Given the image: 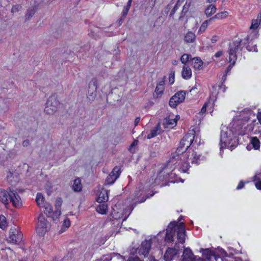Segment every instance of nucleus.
I'll return each mask as SVG.
<instances>
[{"instance_id": "a878e982", "label": "nucleus", "mask_w": 261, "mask_h": 261, "mask_svg": "<svg viewBox=\"0 0 261 261\" xmlns=\"http://www.w3.org/2000/svg\"><path fill=\"white\" fill-rule=\"evenodd\" d=\"M216 12V8L213 5H210L205 10V14L207 17L211 16Z\"/></svg>"}, {"instance_id": "bb28decb", "label": "nucleus", "mask_w": 261, "mask_h": 261, "mask_svg": "<svg viewBox=\"0 0 261 261\" xmlns=\"http://www.w3.org/2000/svg\"><path fill=\"white\" fill-rule=\"evenodd\" d=\"M213 20V18H211L208 20H206L204 21H203L202 24L201 25L200 27L199 28V29L198 31V33L201 34L203 32H204L207 28L208 23H210Z\"/></svg>"}, {"instance_id": "6e6552de", "label": "nucleus", "mask_w": 261, "mask_h": 261, "mask_svg": "<svg viewBox=\"0 0 261 261\" xmlns=\"http://www.w3.org/2000/svg\"><path fill=\"white\" fill-rule=\"evenodd\" d=\"M50 224L45 219V217L41 214L36 225V231L39 235L43 236L49 229Z\"/></svg>"}, {"instance_id": "9d476101", "label": "nucleus", "mask_w": 261, "mask_h": 261, "mask_svg": "<svg viewBox=\"0 0 261 261\" xmlns=\"http://www.w3.org/2000/svg\"><path fill=\"white\" fill-rule=\"evenodd\" d=\"M186 92L183 91L175 93L170 99L169 105L170 107L174 108L179 103L183 102L185 99Z\"/></svg>"}, {"instance_id": "ddd939ff", "label": "nucleus", "mask_w": 261, "mask_h": 261, "mask_svg": "<svg viewBox=\"0 0 261 261\" xmlns=\"http://www.w3.org/2000/svg\"><path fill=\"white\" fill-rule=\"evenodd\" d=\"M151 247L150 240H145L141 243L138 248V253L146 256L148 253Z\"/></svg>"}, {"instance_id": "20e7f679", "label": "nucleus", "mask_w": 261, "mask_h": 261, "mask_svg": "<svg viewBox=\"0 0 261 261\" xmlns=\"http://www.w3.org/2000/svg\"><path fill=\"white\" fill-rule=\"evenodd\" d=\"M240 141H241L234 134H232V132L228 127L222 126L220 142V153L226 148L232 150L238 145Z\"/></svg>"}, {"instance_id": "473e14b6", "label": "nucleus", "mask_w": 261, "mask_h": 261, "mask_svg": "<svg viewBox=\"0 0 261 261\" xmlns=\"http://www.w3.org/2000/svg\"><path fill=\"white\" fill-rule=\"evenodd\" d=\"M192 3H193V0H187L186 4H185V5L183 7L182 11L186 13L188 11L189 8L190 7Z\"/></svg>"}, {"instance_id": "603ef678", "label": "nucleus", "mask_w": 261, "mask_h": 261, "mask_svg": "<svg viewBox=\"0 0 261 261\" xmlns=\"http://www.w3.org/2000/svg\"><path fill=\"white\" fill-rule=\"evenodd\" d=\"M140 120V119L139 117H137L136 118V119L135 120V123L136 125H137L139 123Z\"/></svg>"}, {"instance_id": "c9c22d12", "label": "nucleus", "mask_w": 261, "mask_h": 261, "mask_svg": "<svg viewBox=\"0 0 261 261\" xmlns=\"http://www.w3.org/2000/svg\"><path fill=\"white\" fill-rule=\"evenodd\" d=\"M61 211L60 210H57L54 213L52 212V216H51V217H53L54 220H56V219H58V218L59 217V216L61 215Z\"/></svg>"}, {"instance_id": "2f4dec72", "label": "nucleus", "mask_w": 261, "mask_h": 261, "mask_svg": "<svg viewBox=\"0 0 261 261\" xmlns=\"http://www.w3.org/2000/svg\"><path fill=\"white\" fill-rule=\"evenodd\" d=\"M7 222L6 218L4 216H0V228L3 229H5L7 227Z\"/></svg>"}, {"instance_id": "f257e3e1", "label": "nucleus", "mask_w": 261, "mask_h": 261, "mask_svg": "<svg viewBox=\"0 0 261 261\" xmlns=\"http://www.w3.org/2000/svg\"><path fill=\"white\" fill-rule=\"evenodd\" d=\"M194 139L192 134L186 135L179 143V145L175 152L172 153L167 166L172 168V165L178 167V170L186 172L190 167V164H199L203 160V156L199 153L194 151L192 148L187 150Z\"/></svg>"}, {"instance_id": "0e129e2a", "label": "nucleus", "mask_w": 261, "mask_h": 261, "mask_svg": "<svg viewBox=\"0 0 261 261\" xmlns=\"http://www.w3.org/2000/svg\"><path fill=\"white\" fill-rule=\"evenodd\" d=\"M182 219V217H180L179 219H178V221H180V220Z\"/></svg>"}, {"instance_id": "e2e57ef3", "label": "nucleus", "mask_w": 261, "mask_h": 261, "mask_svg": "<svg viewBox=\"0 0 261 261\" xmlns=\"http://www.w3.org/2000/svg\"><path fill=\"white\" fill-rule=\"evenodd\" d=\"M111 259H109V260H108V259H107V257H106L105 258H104V259H103V260H107V261H109V260H111Z\"/></svg>"}, {"instance_id": "cd10ccee", "label": "nucleus", "mask_w": 261, "mask_h": 261, "mask_svg": "<svg viewBox=\"0 0 261 261\" xmlns=\"http://www.w3.org/2000/svg\"><path fill=\"white\" fill-rule=\"evenodd\" d=\"M36 201L37 205L40 207H42L46 203L44 202V198L41 193H38L36 196Z\"/></svg>"}, {"instance_id": "aec40b11", "label": "nucleus", "mask_w": 261, "mask_h": 261, "mask_svg": "<svg viewBox=\"0 0 261 261\" xmlns=\"http://www.w3.org/2000/svg\"><path fill=\"white\" fill-rule=\"evenodd\" d=\"M0 201L5 204H8L9 201V190H0Z\"/></svg>"}, {"instance_id": "338daca9", "label": "nucleus", "mask_w": 261, "mask_h": 261, "mask_svg": "<svg viewBox=\"0 0 261 261\" xmlns=\"http://www.w3.org/2000/svg\"><path fill=\"white\" fill-rule=\"evenodd\" d=\"M225 87H224V89L223 90V91L225 92Z\"/></svg>"}, {"instance_id": "680f3d73", "label": "nucleus", "mask_w": 261, "mask_h": 261, "mask_svg": "<svg viewBox=\"0 0 261 261\" xmlns=\"http://www.w3.org/2000/svg\"><path fill=\"white\" fill-rule=\"evenodd\" d=\"M208 2L211 3L214 1V0H206Z\"/></svg>"}, {"instance_id": "13d9d810", "label": "nucleus", "mask_w": 261, "mask_h": 261, "mask_svg": "<svg viewBox=\"0 0 261 261\" xmlns=\"http://www.w3.org/2000/svg\"><path fill=\"white\" fill-rule=\"evenodd\" d=\"M177 62H178V61H177L174 60V61H173L172 62V64H173V65H176V64H177Z\"/></svg>"}, {"instance_id": "49530a36", "label": "nucleus", "mask_w": 261, "mask_h": 261, "mask_svg": "<svg viewBox=\"0 0 261 261\" xmlns=\"http://www.w3.org/2000/svg\"><path fill=\"white\" fill-rule=\"evenodd\" d=\"M129 8H127L126 7L124 9V10H123V12H122L123 15L124 16H125L127 15V14L129 11Z\"/></svg>"}, {"instance_id": "6ab92c4d", "label": "nucleus", "mask_w": 261, "mask_h": 261, "mask_svg": "<svg viewBox=\"0 0 261 261\" xmlns=\"http://www.w3.org/2000/svg\"><path fill=\"white\" fill-rule=\"evenodd\" d=\"M203 63L199 57H195L192 60V65L196 70H201L203 67Z\"/></svg>"}, {"instance_id": "5701e85b", "label": "nucleus", "mask_w": 261, "mask_h": 261, "mask_svg": "<svg viewBox=\"0 0 261 261\" xmlns=\"http://www.w3.org/2000/svg\"><path fill=\"white\" fill-rule=\"evenodd\" d=\"M160 125L158 124L155 127L150 130V132L147 136V138L149 139L156 136L160 133Z\"/></svg>"}, {"instance_id": "0eeeda50", "label": "nucleus", "mask_w": 261, "mask_h": 261, "mask_svg": "<svg viewBox=\"0 0 261 261\" xmlns=\"http://www.w3.org/2000/svg\"><path fill=\"white\" fill-rule=\"evenodd\" d=\"M23 238L22 234L19 230L18 226L11 227L9 231V236L7 240L9 243L17 244L20 243Z\"/></svg>"}, {"instance_id": "c03bdc74", "label": "nucleus", "mask_w": 261, "mask_h": 261, "mask_svg": "<svg viewBox=\"0 0 261 261\" xmlns=\"http://www.w3.org/2000/svg\"><path fill=\"white\" fill-rule=\"evenodd\" d=\"M169 82L170 84H173L174 82V74L172 75L171 74L170 75L169 77Z\"/></svg>"}, {"instance_id": "9b49d317", "label": "nucleus", "mask_w": 261, "mask_h": 261, "mask_svg": "<svg viewBox=\"0 0 261 261\" xmlns=\"http://www.w3.org/2000/svg\"><path fill=\"white\" fill-rule=\"evenodd\" d=\"M120 173V168L118 166L114 167L112 171L107 176L105 181V185L113 184L119 177Z\"/></svg>"}, {"instance_id": "1a4fd4ad", "label": "nucleus", "mask_w": 261, "mask_h": 261, "mask_svg": "<svg viewBox=\"0 0 261 261\" xmlns=\"http://www.w3.org/2000/svg\"><path fill=\"white\" fill-rule=\"evenodd\" d=\"M9 201L16 208L22 206V201L16 190L9 189Z\"/></svg>"}, {"instance_id": "c756f323", "label": "nucleus", "mask_w": 261, "mask_h": 261, "mask_svg": "<svg viewBox=\"0 0 261 261\" xmlns=\"http://www.w3.org/2000/svg\"><path fill=\"white\" fill-rule=\"evenodd\" d=\"M42 207L45 208L44 213L48 217L52 216L53 208L50 204L46 203Z\"/></svg>"}, {"instance_id": "e433bc0d", "label": "nucleus", "mask_w": 261, "mask_h": 261, "mask_svg": "<svg viewBox=\"0 0 261 261\" xmlns=\"http://www.w3.org/2000/svg\"><path fill=\"white\" fill-rule=\"evenodd\" d=\"M21 7L19 5H16L12 7L11 9V12L13 13L18 12L21 9Z\"/></svg>"}, {"instance_id": "4c0bfd02", "label": "nucleus", "mask_w": 261, "mask_h": 261, "mask_svg": "<svg viewBox=\"0 0 261 261\" xmlns=\"http://www.w3.org/2000/svg\"><path fill=\"white\" fill-rule=\"evenodd\" d=\"M137 145V141H134L129 147V150L130 152H134L135 150V147Z\"/></svg>"}, {"instance_id": "f03ea898", "label": "nucleus", "mask_w": 261, "mask_h": 261, "mask_svg": "<svg viewBox=\"0 0 261 261\" xmlns=\"http://www.w3.org/2000/svg\"><path fill=\"white\" fill-rule=\"evenodd\" d=\"M245 110L242 109L237 111L234 118L229 124L228 128L231 130L232 134H234L242 142L244 141L245 135L244 127Z\"/></svg>"}, {"instance_id": "58836bf2", "label": "nucleus", "mask_w": 261, "mask_h": 261, "mask_svg": "<svg viewBox=\"0 0 261 261\" xmlns=\"http://www.w3.org/2000/svg\"><path fill=\"white\" fill-rule=\"evenodd\" d=\"M209 103H210V101H209L208 102H205L204 104V105L202 107V108L199 112L200 114H201L202 115H203V114H204L205 113L206 110V107H207V105H208Z\"/></svg>"}, {"instance_id": "f704fd0d", "label": "nucleus", "mask_w": 261, "mask_h": 261, "mask_svg": "<svg viewBox=\"0 0 261 261\" xmlns=\"http://www.w3.org/2000/svg\"><path fill=\"white\" fill-rule=\"evenodd\" d=\"M190 56L188 54H184L180 58V61L182 63L186 65V63L189 61Z\"/></svg>"}, {"instance_id": "7ed1b4c3", "label": "nucleus", "mask_w": 261, "mask_h": 261, "mask_svg": "<svg viewBox=\"0 0 261 261\" xmlns=\"http://www.w3.org/2000/svg\"><path fill=\"white\" fill-rule=\"evenodd\" d=\"M176 232L178 242L184 244L185 242L186 230L184 224L182 222L178 224V222H176L170 223L166 229L165 241L167 242H172Z\"/></svg>"}, {"instance_id": "4468645a", "label": "nucleus", "mask_w": 261, "mask_h": 261, "mask_svg": "<svg viewBox=\"0 0 261 261\" xmlns=\"http://www.w3.org/2000/svg\"><path fill=\"white\" fill-rule=\"evenodd\" d=\"M178 249L175 248H168L165 253L164 259L165 261H171L174 257L178 253Z\"/></svg>"}, {"instance_id": "774afa93", "label": "nucleus", "mask_w": 261, "mask_h": 261, "mask_svg": "<svg viewBox=\"0 0 261 261\" xmlns=\"http://www.w3.org/2000/svg\"><path fill=\"white\" fill-rule=\"evenodd\" d=\"M154 184L152 182L151 183V185H154Z\"/></svg>"}, {"instance_id": "a19ab883", "label": "nucleus", "mask_w": 261, "mask_h": 261, "mask_svg": "<svg viewBox=\"0 0 261 261\" xmlns=\"http://www.w3.org/2000/svg\"><path fill=\"white\" fill-rule=\"evenodd\" d=\"M34 14V12L33 11H32L30 12H28L25 15L26 19H29Z\"/></svg>"}, {"instance_id": "6e6d98bb", "label": "nucleus", "mask_w": 261, "mask_h": 261, "mask_svg": "<svg viewBox=\"0 0 261 261\" xmlns=\"http://www.w3.org/2000/svg\"><path fill=\"white\" fill-rule=\"evenodd\" d=\"M57 205H59V206H60L61 205V201L60 200H58L57 202V203H56Z\"/></svg>"}, {"instance_id": "4be33fe9", "label": "nucleus", "mask_w": 261, "mask_h": 261, "mask_svg": "<svg viewBox=\"0 0 261 261\" xmlns=\"http://www.w3.org/2000/svg\"><path fill=\"white\" fill-rule=\"evenodd\" d=\"M196 36L192 31H188L184 35V41L188 43H192L194 42Z\"/></svg>"}, {"instance_id": "ea45409f", "label": "nucleus", "mask_w": 261, "mask_h": 261, "mask_svg": "<svg viewBox=\"0 0 261 261\" xmlns=\"http://www.w3.org/2000/svg\"><path fill=\"white\" fill-rule=\"evenodd\" d=\"M63 225L66 228H68L70 225V222L68 219H66L63 222Z\"/></svg>"}, {"instance_id": "de8ad7c7", "label": "nucleus", "mask_w": 261, "mask_h": 261, "mask_svg": "<svg viewBox=\"0 0 261 261\" xmlns=\"http://www.w3.org/2000/svg\"><path fill=\"white\" fill-rule=\"evenodd\" d=\"M223 54V51H219L218 52H217L215 54V57L216 58H219Z\"/></svg>"}, {"instance_id": "2eb2a0df", "label": "nucleus", "mask_w": 261, "mask_h": 261, "mask_svg": "<svg viewBox=\"0 0 261 261\" xmlns=\"http://www.w3.org/2000/svg\"><path fill=\"white\" fill-rule=\"evenodd\" d=\"M164 84L165 82L164 79L160 81L156 85L153 96L155 98H158L163 94L164 91Z\"/></svg>"}, {"instance_id": "423d86ee", "label": "nucleus", "mask_w": 261, "mask_h": 261, "mask_svg": "<svg viewBox=\"0 0 261 261\" xmlns=\"http://www.w3.org/2000/svg\"><path fill=\"white\" fill-rule=\"evenodd\" d=\"M60 106V102L57 98L54 96L49 97L44 109V112L49 115L55 114L58 110Z\"/></svg>"}, {"instance_id": "39448f33", "label": "nucleus", "mask_w": 261, "mask_h": 261, "mask_svg": "<svg viewBox=\"0 0 261 261\" xmlns=\"http://www.w3.org/2000/svg\"><path fill=\"white\" fill-rule=\"evenodd\" d=\"M240 49V42L239 41H234L229 44V47L228 50L229 55V62L230 64L227 67L226 69L225 73L222 76V80L224 81L226 79L227 74L229 72L234 65L237 60L236 53Z\"/></svg>"}, {"instance_id": "69168bd1", "label": "nucleus", "mask_w": 261, "mask_h": 261, "mask_svg": "<svg viewBox=\"0 0 261 261\" xmlns=\"http://www.w3.org/2000/svg\"><path fill=\"white\" fill-rule=\"evenodd\" d=\"M139 196V193H136V196Z\"/></svg>"}, {"instance_id": "bf43d9fd", "label": "nucleus", "mask_w": 261, "mask_h": 261, "mask_svg": "<svg viewBox=\"0 0 261 261\" xmlns=\"http://www.w3.org/2000/svg\"><path fill=\"white\" fill-rule=\"evenodd\" d=\"M146 200V198H143L142 200L139 201V203H142V202H143L145 201Z\"/></svg>"}, {"instance_id": "3c124183", "label": "nucleus", "mask_w": 261, "mask_h": 261, "mask_svg": "<svg viewBox=\"0 0 261 261\" xmlns=\"http://www.w3.org/2000/svg\"><path fill=\"white\" fill-rule=\"evenodd\" d=\"M132 0H128L126 7L130 8L132 5Z\"/></svg>"}, {"instance_id": "f3484780", "label": "nucleus", "mask_w": 261, "mask_h": 261, "mask_svg": "<svg viewBox=\"0 0 261 261\" xmlns=\"http://www.w3.org/2000/svg\"><path fill=\"white\" fill-rule=\"evenodd\" d=\"M108 193V190L102 189L97 197V201L99 203L107 201L109 198Z\"/></svg>"}, {"instance_id": "7c9ffc66", "label": "nucleus", "mask_w": 261, "mask_h": 261, "mask_svg": "<svg viewBox=\"0 0 261 261\" xmlns=\"http://www.w3.org/2000/svg\"><path fill=\"white\" fill-rule=\"evenodd\" d=\"M228 15V13L227 11H223L220 13H217L216 15L213 17V19L214 18L218 19H222L226 18Z\"/></svg>"}, {"instance_id": "dca6fc26", "label": "nucleus", "mask_w": 261, "mask_h": 261, "mask_svg": "<svg viewBox=\"0 0 261 261\" xmlns=\"http://www.w3.org/2000/svg\"><path fill=\"white\" fill-rule=\"evenodd\" d=\"M111 215L112 217L115 219H122L123 221H125L127 218L126 216H124L123 210H120L119 211H118L116 206L113 208Z\"/></svg>"}, {"instance_id": "393cba45", "label": "nucleus", "mask_w": 261, "mask_h": 261, "mask_svg": "<svg viewBox=\"0 0 261 261\" xmlns=\"http://www.w3.org/2000/svg\"><path fill=\"white\" fill-rule=\"evenodd\" d=\"M96 211L101 214L104 215L106 214L108 212V205L106 203H101L99 204L97 207H96Z\"/></svg>"}, {"instance_id": "a18cd8bd", "label": "nucleus", "mask_w": 261, "mask_h": 261, "mask_svg": "<svg viewBox=\"0 0 261 261\" xmlns=\"http://www.w3.org/2000/svg\"><path fill=\"white\" fill-rule=\"evenodd\" d=\"M5 158H6V157L5 156V154L2 153L0 155V163L1 164H3L4 163V159Z\"/></svg>"}, {"instance_id": "c85d7f7f", "label": "nucleus", "mask_w": 261, "mask_h": 261, "mask_svg": "<svg viewBox=\"0 0 261 261\" xmlns=\"http://www.w3.org/2000/svg\"><path fill=\"white\" fill-rule=\"evenodd\" d=\"M190 134H192V137L194 138V139L192 140V147L199 145L201 143V139L199 136L198 135H195L193 132L190 133Z\"/></svg>"}, {"instance_id": "f8f14e48", "label": "nucleus", "mask_w": 261, "mask_h": 261, "mask_svg": "<svg viewBox=\"0 0 261 261\" xmlns=\"http://www.w3.org/2000/svg\"><path fill=\"white\" fill-rule=\"evenodd\" d=\"M1 254L4 261H13L16 259L15 253L10 248L2 249Z\"/></svg>"}, {"instance_id": "a211bd4d", "label": "nucleus", "mask_w": 261, "mask_h": 261, "mask_svg": "<svg viewBox=\"0 0 261 261\" xmlns=\"http://www.w3.org/2000/svg\"><path fill=\"white\" fill-rule=\"evenodd\" d=\"M182 77L185 80H189L192 76V70L189 66L187 65H184L182 71H181Z\"/></svg>"}, {"instance_id": "052dcab7", "label": "nucleus", "mask_w": 261, "mask_h": 261, "mask_svg": "<svg viewBox=\"0 0 261 261\" xmlns=\"http://www.w3.org/2000/svg\"><path fill=\"white\" fill-rule=\"evenodd\" d=\"M12 174L11 173H10V174L7 176V177L8 178H10L11 177H12Z\"/></svg>"}, {"instance_id": "79ce46f5", "label": "nucleus", "mask_w": 261, "mask_h": 261, "mask_svg": "<svg viewBox=\"0 0 261 261\" xmlns=\"http://www.w3.org/2000/svg\"><path fill=\"white\" fill-rule=\"evenodd\" d=\"M244 182L243 180H241L240 181L238 186L237 187V190L241 189L244 187Z\"/></svg>"}, {"instance_id": "72a5a7b5", "label": "nucleus", "mask_w": 261, "mask_h": 261, "mask_svg": "<svg viewBox=\"0 0 261 261\" xmlns=\"http://www.w3.org/2000/svg\"><path fill=\"white\" fill-rule=\"evenodd\" d=\"M97 80L96 79H93L89 83L90 87H92L94 91H96L97 89Z\"/></svg>"}, {"instance_id": "5fc2aeb1", "label": "nucleus", "mask_w": 261, "mask_h": 261, "mask_svg": "<svg viewBox=\"0 0 261 261\" xmlns=\"http://www.w3.org/2000/svg\"><path fill=\"white\" fill-rule=\"evenodd\" d=\"M116 256L118 257V258H121V259L124 260V257H123L122 256H120L119 254H118V255H115Z\"/></svg>"}, {"instance_id": "8fccbe9b", "label": "nucleus", "mask_w": 261, "mask_h": 261, "mask_svg": "<svg viewBox=\"0 0 261 261\" xmlns=\"http://www.w3.org/2000/svg\"><path fill=\"white\" fill-rule=\"evenodd\" d=\"M29 143H30L29 141L28 140H25L23 141L22 145L24 147H27L29 145Z\"/></svg>"}, {"instance_id": "09e8293b", "label": "nucleus", "mask_w": 261, "mask_h": 261, "mask_svg": "<svg viewBox=\"0 0 261 261\" xmlns=\"http://www.w3.org/2000/svg\"><path fill=\"white\" fill-rule=\"evenodd\" d=\"M218 39V37L217 36H214L212 37V40H211L212 42L213 43H215L217 41Z\"/></svg>"}, {"instance_id": "864d4df0", "label": "nucleus", "mask_w": 261, "mask_h": 261, "mask_svg": "<svg viewBox=\"0 0 261 261\" xmlns=\"http://www.w3.org/2000/svg\"><path fill=\"white\" fill-rule=\"evenodd\" d=\"M149 261H157L153 256H151L148 258Z\"/></svg>"}, {"instance_id": "b1692460", "label": "nucleus", "mask_w": 261, "mask_h": 261, "mask_svg": "<svg viewBox=\"0 0 261 261\" xmlns=\"http://www.w3.org/2000/svg\"><path fill=\"white\" fill-rule=\"evenodd\" d=\"M72 189L75 192H80L82 189L81 180L80 178H76L73 182Z\"/></svg>"}, {"instance_id": "412c9836", "label": "nucleus", "mask_w": 261, "mask_h": 261, "mask_svg": "<svg viewBox=\"0 0 261 261\" xmlns=\"http://www.w3.org/2000/svg\"><path fill=\"white\" fill-rule=\"evenodd\" d=\"M179 116L177 115L175 118H171L170 116L167 117L165 119L164 124L167 127H172L176 124L177 121L179 119Z\"/></svg>"}, {"instance_id": "37998d69", "label": "nucleus", "mask_w": 261, "mask_h": 261, "mask_svg": "<svg viewBox=\"0 0 261 261\" xmlns=\"http://www.w3.org/2000/svg\"><path fill=\"white\" fill-rule=\"evenodd\" d=\"M127 261H142L137 256H133L130 257Z\"/></svg>"}, {"instance_id": "4d7b16f0", "label": "nucleus", "mask_w": 261, "mask_h": 261, "mask_svg": "<svg viewBox=\"0 0 261 261\" xmlns=\"http://www.w3.org/2000/svg\"><path fill=\"white\" fill-rule=\"evenodd\" d=\"M65 231V229L62 228V229L60 230L59 233H62V232H64Z\"/></svg>"}]
</instances>
